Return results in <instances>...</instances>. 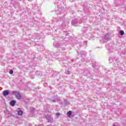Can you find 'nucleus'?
I'll return each instance as SVG.
<instances>
[{
    "label": "nucleus",
    "instance_id": "1",
    "mask_svg": "<svg viewBox=\"0 0 126 126\" xmlns=\"http://www.w3.org/2000/svg\"><path fill=\"white\" fill-rule=\"evenodd\" d=\"M110 40V35L108 33L105 34L103 41L104 43H107Z\"/></svg>",
    "mask_w": 126,
    "mask_h": 126
},
{
    "label": "nucleus",
    "instance_id": "2",
    "mask_svg": "<svg viewBox=\"0 0 126 126\" xmlns=\"http://www.w3.org/2000/svg\"><path fill=\"white\" fill-rule=\"evenodd\" d=\"M13 94H14V95H15L16 98H17V99H18V100H20V99H21L22 96L19 93L17 92H13Z\"/></svg>",
    "mask_w": 126,
    "mask_h": 126
},
{
    "label": "nucleus",
    "instance_id": "3",
    "mask_svg": "<svg viewBox=\"0 0 126 126\" xmlns=\"http://www.w3.org/2000/svg\"><path fill=\"white\" fill-rule=\"evenodd\" d=\"M72 25L73 26L77 27L78 26V19H74L72 21Z\"/></svg>",
    "mask_w": 126,
    "mask_h": 126
},
{
    "label": "nucleus",
    "instance_id": "4",
    "mask_svg": "<svg viewBox=\"0 0 126 126\" xmlns=\"http://www.w3.org/2000/svg\"><path fill=\"white\" fill-rule=\"evenodd\" d=\"M2 95L4 96V97H5V96H8V95H9V91L8 90H5L2 92Z\"/></svg>",
    "mask_w": 126,
    "mask_h": 126
},
{
    "label": "nucleus",
    "instance_id": "5",
    "mask_svg": "<svg viewBox=\"0 0 126 126\" xmlns=\"http://www.w3.org/2000/svg\"><path fill=\"white\" fill-rule=\"evenodd\" d=\"M53 45L54 47H56V48H59V47H61V46H62V44H61L60 43H58L57 42H54Z\"/></svg>",
    "mask_w": 126,
    "mask_h": 126
},
{
    "label": "nucleus",
    "instance_id": "6",
    "mask_svg": "<svg viewBox=\"0 0 126 126\" xmlns=\"http://www.w3.org/2000/svg\"><path fill=\"white\" fill-rule=\"evenodd\" d=\"M37 49H38L39 51H44V50H45V47L42 45H39V47H37Z\"/></svg>",
    "mask_w": 126,
    "mask_h": 126
},
{
    "label": "nucleus",
    "instance_id": "7",
    "mask_svg": "<svg viewBox=\"0 0 126 126\" xmlns=\"http://www.w3.org/2000/svg\"><path fill=\"white\" fill-rule=\"evenodd\" d=\"M15 100H11L10 102V104L11 105V106H12V107H13L14 106H15Z\"/></svg>",
    "mask_w": 126,
    "mask_h": 126
},
{
    "label": "nucleus",
    "instance_id": "8",
    "mask_svg": "<svg viewBox=\"0 0 126 126\" xmlns=\"http://www.w3.org/2000/svg\"><path fill=\"white\" fill-rule=\"evenodd\" d=\"M77 52L78 53V55H79V54H80V55H86V52L85 51H81L79 53H78V51H77Z\"/></svg>",
    "mask_w": 126,
    "mask_h": 126
},
{
    "label": "nucleus",
    "instance_id": "9",
    "mask_svg": "<svg viewBox=\"0 0 126 126\" xmlns=\"http://www.w3.org/2000/svg\"><path fill=\"white\" fill-rule=\"evenodd\" d=\"M71 116V111H69L67 113V116L69 118Z\"/></svg>",
    "mask_w": 126,
    "mask_h": 126
},
{
    "label": "nucleus",
    "instance_id": "10",
    "mask_svg": "<svg viewBox=\"0 0 126 126\" xmlns=\"http://www.w3.org/2000/svg\"><path fill=\"white\" fill-rule=\"evenodd\" d=\"M18 115L19 116H22V115H23V112H22V111L20 110L18 112Z\"/></svg>",
    "mask_w": 126,
    "mask_h": 126
},
{
    "label": "nucleus",
    "instance_id": "11",
    "mask_svg": "<svg viewBox=\"0 0 126 126\" xmlns=\"http://www.w3.org/2000/svg\"><path fill=\"white\" fill-rule=\"evenodd\" d=\"M119 33H120V35H121V36H123V35H124V34H125V32H124V31H120L119 32Z\"/></svg>",
    "mask_w": 126,
    "mask_h": 126
},
{
    "label": "nucleus",
    "instance_id": "12",
    "mask_svg": "<svg viewBox=\"0 0 126 126\" xmlns=\"http://www.w3.org/2000/svg\"><path fill=\"white\" fill-rule=\"evenodd\" d=\"M31 110V112H34V111H35V108L34 107H31L30 108Z\"/></svg>",
    "mask_w": 126,
    "mask_h": 126
},
{
    "label": "nucleus",
    "instance_id": "13",
    "mask_svg": "<svg viewBox=\"0 0 126 126\" xmlns=\"http://www.w3.org/2000/svg\"><path fill=\"white\" fill-rule=\"evenodd\" d=\"M58 54H56V53H54V54H53V53H52V54H51V56H52V57H53V58H55V57L57 56V55H58Z\"/></svg>",
    "mask_w": 126,
    "mask_h": 126
},
{
    "label": "nucleus",
    "instance_id": "14",
    "mask_svg": "<svg viewBox=\"0 0 126 126\" xmlns=\"http://www.w3.org/2000/svg\"><path fill=\"white\" fill-rule=\"evenodd\" d=\"M65 73H66V74H70V71H68V70H66L65 71Z\"/></svg>",
    "mask_w": 126,
    "mask_h": 126
},
{
    "label": "nucleus",
    "instance_id": "15",
    "mask_svg": "<svg viewBox=\"0 0 126 126\" xmlns=\"http://www.w3.org/2000/svg\"><path fill=\"white\" fill-rule=\"evenodd\" d=\"M10 74H12L13 73V70H10L9 71Z\"/></svg>",
    "mask_w": 126,
    "mask_h": 126
},
{
    "label": "nucleus",
    "instance_id": "16",
    "mask_svg": "<svg viewBox=\"0 0 126 126\" xmlns=\"http://www.w3.org/2000/svg\"><path fill=\"white\" fill-rule=\"evenodd\" d=\"M112 62H113V60H112V59L109 58V63H112Z\"/></svg>",
    "mask_w": 126,
    "mask_h": 126
},
{
    "label": "nucleus",
    "instance_id": "17",
    "mask_svg": "<svg viewBox=\"0 0 126 126\" xmlns=\"http://www.w3.org/2000/svg\"><path fill=\"white\" fill-rule=\"evenodd\" d=\"M60 115H61V114H60V113H56L57 117H59Z\"/></svg>",
    "mask_w": 126,
    "mask_h": 126
},
{
    "label": "nucleus",
    "instance_id": "18",
    "mask_svg": "<svg viewBox=\"0 0 126 126\" xmlns=\"http://www.w3.org/2000/svg\"><path fill=\"white\" fill-rule=\"evenodd\" d=\"M52 102H53L54 103H55V102H56V100H52Z\"/></svg>",
    "mask_w": 126,
    "mask_h": 126
},
{
    "label": "nucleus",
    "instance_id": "19",
    "mask_svg": "<svg viewBox=\"0 0 126 126\" xmlns=\"http://www.w3.org/2000/svg\"><path fill=\"white\" fill-rule=\"evenodd\" d=\"M84 43L86 44H86H87V42H86V41H85Z\"/></svg>",
    "mask_w": 126,
    "mask_h": 126
},
{
    "label": "nucleus",
    "instance_id": "20",
    "mask_svg": "<svg viewBox=\"0 0 126 126\" xmlns=\"http://www.w3.org/2000/svg\"><path fill=\"white\" fill-rule=\"evenodd\" d=\"M110 53H112V51H111V52H110Z\"/></svg>",
    "mask_w": 126,
    "mask_h": 126
}]
</instances>
